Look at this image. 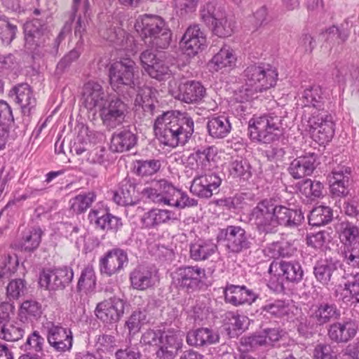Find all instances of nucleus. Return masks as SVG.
<instances>
[{"mask_svg": "<svg viewBox=\"0 0 359 359\" xmlns=\"http://www.w3.org/2000/svg\"><path fill=\"white\" fill-rule=\"evenodd\" d=\"M217 247L211 240H198L190 245V257L195 261L208 259L217 250Z\"/></svg>", "mask_w": 359, "mask_h": 359, "instance_id": "a18cd8bd", "label": "nucleus"}, {"mask_svg": "<svg viewBox=\"0 0 359 359\" xmlns=\"http://www.w3.org/2000/svg\"><path fill=\"white\" fill-rule=\"evenodd\" d=\"M323 185L318 181L304 180L299 187L300 192L307 198H318L323 196Z\"/></svg>", "mask_w": 359, "mask_h": 359, "instance_id": "052dcab7", "label": "nucleus"}, {"mask_svg": "<svg viewBox=\"0 0 359 359\" xmlns=\"http://www.w3.org/2000/svg\"><path fill=\"white\" fill-rule=\"evenodd\" d=\"M305 130L308 131L316 142L324 144L332 139L334 134V124L332 116L325 111L312 112L306 120Z\"/></svg>", "mask_w": 359, "mask_h": 359, "instance_id": "423d86ee", "label": "nucleus"}, {"mask_svg": "<svg viewBox=\"0 0 359 359\" xmlns=\"http://www.w3.org/2000/svg\"><path fill=\"white\" fill-rule=\"evenodd\" d=\"M329 94L325 89L319 86H313L304 90L302 99L304 104L308 107H313L318 112L323 111L324 104L328 99Z\"/></svg>", "mask_w": 359, "mask_h": 359, "instance_id": "58836bf2", "label": "nucleus"}, {"mask_svg": "<svg viewBox=\"0 0 359 359\" xmlns=\"http://www.w3.org/2000/svg\"><path fill=\"white\" fill-rule=\"evenodd\" d=\"M17 27L11 25L8 19L0 15V40L3 43H10L14 39Z\"/></svg>", "mask_w": 359, "mask_h": 359, "instance_id": "774afa93", "label": "nucleus"}, {"mask_svg": "<svg viewBox=\"0 0 359 359\" xmlns=\"http://www.w3.org/2000/svg\"><path fill=\"white\" fill-rule=\"evenodd\" d=\"M73 11L77 16L74 27V34L79 37L81 44L83 43V36L86 32L88 18L90 15V3L88 0H73Z\"/></svg>", "mask_w": 359, "mask_h": 359, "instance_id": "4c0bfd02", "label": "nucleus"}, {"mask_svg": "<svg viewBox=\"0 0 359 359\" xmlns=\"http://www.w3.org/2000/svg\"><path fill=\"white\" fill-rule=\"evenodd\" d=\"M333 75L339 83H344L348 79H359V67L353 65H340L336 67Z\"/></svg>", "mask_w": 359, "mask_h": 359, "instance_id": "680f3d73", "label": "nucleus"}, {"mask_svg": "<svg viewBox=\"0 0 359 359\" xmlns=\"http://www.w3.org/2000/svg\"><path fill=\"white\" fill-rule=\"evenodd\" d=\"M310 320L316 325H323L339 316L334 304L322 302L313 305L309 310Z\"/></svg>", "mask_w": 359, "mask_h": 359, "instance_id": "c756f323", "label": "nucleus"}, {"mask_svg": "<svg viewBox=\"0 0 359 359\" xmlns=\"http://www.w3.org/2000/svg\"><path fill=\"white\" fill-rule=\"evenodd\" d=\"M282 118L273 113L252 118L248 131L252 141L268 144L278 139L281 133Z\"/></svg>", "mask_w": 359, "mask_h": 359, "instance_id": "7ed1b4c3", "label": "nucleus"}, {"mask_svg": "<svg viewBox=\"0 0 359 359\" xmlns=\"http://www.w3.org/2000/svg\"><path fill=\"white\" fill-rule=\"evenodd\" d=\"M194 127L190 116L179 111H168L156 118L154 130L162 144L175 148L187 143L194 133Z\"/></svg>", "mask_w": 359, "mask_h": 359, "instance_id": "f257e3e1", "label": "nucleus"}, {"mask_svg": "<svg viewBox=\"0 0 359 359\" xmlns=\"http://www.w3.org/2000/svg\"><path fill=\"white\" fill-rule=\"evenodd\" d=\"M133 90L137 93L135 99V105L141 107L146 112L152 114L155 108L154 100L152 97V89L144 85L141 86L140 82L139 86L135 87Z\"/></svg>", "mask_w": 359, "mask_h": 359, "instance_id": "de8ad7c7", "label": "nucleus"}, {"mask_svg": "<svg viewBox=\"0 0 359 359\" xmlns=\"http://www.w3.org/2000/svg\"><path fill=\"white\" fill-rule=\"evenodd\" d=\"M161 343L156 351L158 357L163 359H172L182 348L183 334L180 330L168 329L161 330Z\"/></svg>", "mask_w": 359, "mask_h": 359, "instance_id": "aec40b11", "label": "nucleus"}, {"mask_svg": "<svg viewBox=\"0 0 359 359\" xmlns=\"http://www.w3.org/2000/svg\"><path fill=\"white\" fill-rule=\"evenodd\" d=\"M277 272L278 276H282L290 282H299L303 277L302 266L297 262H272L269 268V273L275 275Z\"/></svg>", "mask_w": 359, "mask_h": 359, "instance_id": "7c9ffc66", "label": "nucleus"}, {"mask_svg": "<svg viewBox=\"0 0 359 359\" xmlns=\"http://www.w3.org/2000/svg\"><path fill=\"white\" fill-rule=\"evenodd\" d=\"M88 219L103 230L118 229L122 226L121 219L109 213L103 206L93 208L88 214Z\"/></svg>", "mask_w": 359, "mask_h": 359, "instance_id": "2f4dec72", "label": "nucleus"}, {"mask_svg": "<svg viewBox=\"0 0 359 359\" xmlns=\"http://www.w3.org/2000/svg\"><path fill=\"white\" fill-rule=\"evenodd\" d=\"M147 321V313L144 311H134L128 320L126 321V325L130 334H135L138 332L141 327Z\"/></svg>", "mask_w": 359, "mask_h": 359, "instance_id": "338daca9", "label": "nucleus"}, {"mask_svg": "<svg viewBox=\"0 0 359 359\" xmlns=\"http://www.w3.org/2000/svg\"><path fill=\"white\" fill-rule=\"evenodd\" d=\"M134 27L138 34L156 48H167L171 41V32L165 21L160 16L145 14L135 20Z\"/></svg>", "mask_w": 359, "mask_h": 359, "instance_id": "f03ea898", "label": "nucleus"}, {"mask_svg": "<svg viewBox=\"0 0 359 359\" xmlns=\"http://www.w3.org/2000/svg\"><path fill=\"white\" fill-rule=\"evenodd\" d=\"M339 239L344 249L359 243V229L350 223L342 224Z\"/></svg>", "mask_w": 359, "mask_h": 359, "instance_id": "6e6d98bb", "label": "nucleus"}, {"mask_svg": "<svg viewBox=\"0 0 359 359\" xmlns=\"http://www.w3.org/2000/svg\"><path fill=\"white\" fill-rule=\"evenodd\" d=\"M135 143V135L131 131L124 129L113 134L110 148L114 151L123 152L130 149Z\"/></svg>", "mask_w": 359, "mask_h": 359, "instance_id": "37998d69", "label": "nucleus"}, {"mask_svg": "<svg viewBox=\"0 0 359 359\" xmlns=\"http://www.w3.org/2000/svg\"><path fill=\"white\" fill-rule=\"evenodd\" d=\"M334 295L346 304H359V272L351 273L343 285H336Z\"/></svg>", "mask_w": 359, "mask_h": 359, "instance_id": "5701e85b", "label": "nucleus"}, {"mask_svg": "<svg viewBox=\"0 0 359 359\" xmlns=\"http://www.w3.org/2000/svg\"><path fill=\"white\" fill-rule=\"evenodd\" d=\"M190 187V191L200 198H210L217 192L222 183L220 177L215 172L196 174Z\"/></svg>", "mask_w": 359, "mask_h": 359, "instance_id": "2eb2a0df", "label": "nucleus"}, {"mask_svg": "<svg viewBox=\"0 0 359 359\" xmlns=\"http://www.w3.org/2000/svg\"><path fill=\"white\" fill-rule=\"evenodd\" d=\"M341 266V264L339 260L325 259L316 264L313 273L318 282L323 285H327L336 276L339 275Z\"/></svg>", "mask_w": 359, "mask_h": 359, "instance_id": "e433bc0d", "label": "nucleus"}, {"mask_svg": "<svg viewBox=\"0 0 359 359\" xmlns=\"http://www.w3.org/2000/svg\"><path fill=\"white\" fill-rule=\"evenodd\" d=\"M219 335L208 328L190 330L187 334V342L190 346H202L215 344L219 341Z\"/></svg>", "mask_w": 359, "mask_h": 359, "instance_id": "a19ab883", "label": "nucleus"}, {"mask_svg": "<svg viewBox=\"0 0 359 359\" xmlns=\"http://www.w3.org/2000/svg\"><path fill=\"white\" fill-rule=\"evenodd\" d=\"M110 83L116 90L127 86L135 89L139 86V69L130 58H123L111 64L109 68Z\"/></svg>", "mask_w": 359, "mask_h": 359, "instance_id": "20e7f679", "label": "nucleus"}, {"mask_svg": "<svg viewBox=\"0 0 359 359\" xmlns=\"http://www.w3.org/2000/svg\"><path fill=\"white\" fill-rule=\"evenodd\" d=\"M174 213L168 210L154 208L145 212L140 222L144 228H156L174 218Z\"/></svg>", "mask_w": 359, "mask_h": 359, "instance_id": "79ce46f5", "label": "nucleus"}, {"mask_svg": "<svg viewBox=\"0 0 359 359\" xmlns=\"http://www.w3.org/2000/svg\"><path fill=\"white\" fill-rule=\"evenodd\" d=\"M332 218V211L327 206L320 205L314 208L309 216V223L311 226H322L327 224Z\"/></svg>", "mask_w": 359, "mask_h": 359, "instance_id": "5fc2aeb1", "label": "nucleus"}, {"mask_svg": "<svg viewBox=\"0 0 359 359\" xmlns=\"http://www.w3.org/2000/svg\"><path fill=\"white\" fill-rule=\"evenodd\" d=\"M95 198L96 195L93 192L78 194L69 200L70 210L76 214H81L90 207Z\"/></svg>", "mask_w": 359, "mask_h": 359, "instance_id": "603ef678", "label": "nucleus"}, {"mask_svg": "<svg viewBox=\"0 0 359 359\" xmlns=\"http://www.w3.org/2000/svg\"><path fill=\"white\" fill-rule=\"evenodd\" d=\"M19 262L17 255H5L0 259V278L14 273Z\"/></svg>", "mask_w": 359, "mask_h": 359, "instance_id": "e2e57ef3", "label": "nucleus"}, {"mask_svg": "<svg viewBox=\"0 0 359 359\" xmlns=\"http://www.w3.org/2000/svg\"><path fill=\"white\" fill-rule=\"evenodd\" d=\"M205 277V269L198 266L180 267L172 275L173 283L186 289H196Z\"/></svg>", "mask_w": 359, "mask_h": 359, "instance_id": "f3484780", "label": "nucleus"}, {"mask_svg": "<svg viewBox=\"0 0 359 359\" xmlns=\"http://www.w3.org/2000/svg\"><path fill=\"white\" fill-rule=\"evenodd\" d=\"M224 14L225 13L223 10L214 1L206 3L200 11L202 20L208 25H213L214 22L221 19Z\"/></svg>", "mask_w": 359, "mask_h": 359, "instance_id": "4d7b16f0", "label": "nucleus"}, {"mask_svg": "<svg viewBox=\"0 0 359 359\" xmlns=\"http://www.w3.org/2000/svg\"><path fill=\"white\" fill-rule=\"evenodd\" d=\"M94 312L95 316L104 323H116L123 314L124 302L120 298L111 297L99 302Z\"/></svg>", "mask_w": 359, "mask_h": 359, "instance_id": "dca6fc26", "label": "nucleus"}, {"mask_svg": "<svg viewBox=\"0 0 359 359\" xmlns=\"http://www.w3.org/2000/svg\"><path fill=\"white\" fill-rule=\"evenodd\" d=\"M10 95L15 97V100L20 105L24 115H29L36 106V100L33 91L27 83L14 86L10 91Z\"/></svg>", "mask_w": 359, "mask_h": 359, "instance_id": "c9c22d12", "label": "nucleus"}, {"mask_svg": "<svg viewBox=\"0 0 359 359\" xmlns=\"http://www.w3.org/2000/svg\"><path fill=\"white\" fill-rule=\"evenodd\" d=\"M42 313L41 305L34 300L23 302L19 309V318L21 321H33L38 319Z\"/></svg>", "mask_w": 359, "mask_h": 359, "instance_id": "3c124183", "label": "nucleus"}, {"mask_svg": "<svg viewBox=\"0 0 359 359\" xmlns=\"http://www.w3.org/2000/svg\"><path fill=\"white\" fill-rule=\"evenodd\" d=\"M237 57L234 50L229 46H223L208 62L212 72H227L236 65Z\"/></svg>", "mask_w": 359, "mask_h": 359, "instance_id": "a878e982", "label": "nucleus"}, {"mask_svg": "<svg viewBox=\"0 0 359 359\" xmlns=\"http://www.w3.org/2000/svg\"><path fill=\"white\" fill-rule=\"evenodd\" d=\"M97 285V276L93 265L88 264L81 271L78 280L76 289L79 292L85 294H92L95 292Z\"/></svg>", "mask_w": 359, "mask_h": 359, "instance_id": "c03bdc74", "label": "nucleus"}, {"mask_svg": "<svg viewBox=\"0 0 359 359\" xmlns=\"http://www.w3.org/2000/svg\"><path fill=\"white\" fill-rule=\"evenodd\" d=\"M334 295L346 304H359V272L351 273L343 285H336Z\"/></svg>", "mask_w": 359, "mask_h": 359, "instance_id": "4be33fe9", "label": "nucleus"}, {"mask_svg": "<svg viewBox=\"0 0 359 359\" xmlns=\"http://www.w3.org/2000/svg\"><path fill=\"white\" fill-rule=\"evenodd\" d=\"M217 156L216 147H201L189 155L186 168L194 171L196 174L210 172L216 166Z\"/></svg>", "mask_w": 359, "mask_h": 359, "instance_id": "9b49d317", "label": "nucleus"}, {"mask_svg": "<svg viewBox=\"0 0 359 359\" xmlns=\"http://www.w3.org/2000/svg\"><path fill=\"white\" fill-rule=\"evenodd\" d=\"M206 46V36L197 25L189 26L180 41V48L189 56L196 55Z\"/></svg>", "mask_w": 359, "mask_h": 359, "instance_id": "a211bd4d", "label": "nucleus"}, {"mask_svg": "<svg viewBox=\"0 0 359 359\" xmlns=\"http://www.w3.org/2000/svg\"><path fill=\"white\" fill-rule=\"evenodd\" d=\"M140 60L144 71L152 79L161 81L172 75V71L165 60L157 57L151 50L143 51L140 55Z\"/></svg>", "mask_w": 359, "mask_h": 359, "instance_id": "1a4fd4ad", "label": "nucleus"}, {"mask_svg": "<svg viewBox=\"0 0 359 359\" xmlns=\"http://www.w3.org/2000/svg\"><path fill=\"white\" fill-rule=\"evenodd\" d=\"M358 329L357 323L352 320L334 323L330 326L328 336L333 341L345 343L355 336Z\"/></svg>", "mask_w": 359, "mask_h": 359, "instance_id": "473e14b6", "label": "nucleus"}, {"mask_svg": "<svg viewBox=\"0 0 359 359\" xmlns=\"http://www.w3.org/2000/svg\"><path fill=\"white\" fill-rule=\"evenodd\" d=\"M169 86V91L175 98L188 104H198L206 95L205 88L201 83L194 80L182 81L177 88H173L172 82Z\"/></svg>", "mask_w": 359, "mask_h": 359, "instance_id": "9d476101", "label": "nucleus"}, {"mask_svg": "<svg viewBox=\"0 0 359 359\" xmlns=\"http://www.w3.org/2000/svg\"><path fill=\"white\" fill-rule=\"evenodd\" d=\"M157 280V271L149 266H139L130 274L131 286L137 290L143 291L151 288Z\"/></svg>", "mask_w": 359, "mask_h": 359, "instance_id": "b1692460", "label": "nucleus"}, {"mask_svg": "<svg viewBox=\"0 0 359 359\" xmlns=\"http://www.w3.org/2000/svg\"><path fill=\"white\" fill-rule=\"evenodd\" d=\"M74 278L72 269L62 266L50 271H43L39 276V285L50 291L64 289Z\"/></svg>", "mask_w": 359, "mask_h": 359, "instance_id": "ddd939ff", "label": "nucleus"}, {"mask_svg": "<svg viewBox=\"0 0 359 359\" xmlns=\"http://www.w3.org/2000/svg\"><path fill=\"white\" fill-rule=\"evenodd\" d=\"M113 201L122 206H132L139 201L135 184L129 178L123 180L116 191L113 192Z\"/></svg>", "mask_w": 359, "mask_h": 359, "instance_id": "c85d7f7f", "label": "nucleus"}, {"mask_svg": "<svg viewBox=\"0 0 359 359\" xmlns=\"http://www.w3.org/2000/svg\"><path fill=\"white\" fill-rule=\"evenodd\" d=\"M25 39L26 48L33 53H37L39 48L43 47L48 39L44 20L34 18L27 22L24 25Z\"/></svg>", "mask_w": 359, "mask_h": 359, "instance_id": "f8f14e48", "label": "nucleus"}, {"mask_svg": "<svg viewBox=\"0 0 359 359\" xmlns=\"http://www.w3.org/2000/svg\"><path fill=\"white\" fill-rule=\"evenodd\" d=\"M262 310L275 317H283L289 314L290 311L289 305L281 300H276L266 303Z\"/></svg>", "mask_w": 359, "mask_h": 359, "instance_id": "0e129e2a", "label": "nucleus"}, {"mask_svg": "<svg viewBox=\"0 0 359 359\" xmlns=\"http://www.w3.org/2000/svg\"><path fill=\"white\" fill-rule=\"evenodd\" d=\"M126 253L120 249H113L106 253L100 259V270L101 273L111 276L121 270L123 264L127 263Z\"/></svg>", "mask_w": 359, "mask_h": 359, "instance_id": "393cba45", "label": "nucleus"}, {"mask_svg": "<svg viewBox=\"0 0 359 359\" xmlns=\"http://www.w3.org/2000/svg\"><path fill=\"white\" fill-rule=\"evenodd\" d=\"M318 155L309 153L294 159L289 167V172L294 179L311 175L317 165Z\"/></svg>", "mask_w": 359, "mask_h": 359, "instance_id": "cd10ccee", "label": "nucleus"}, {"mask_svg": "<svg viewBox=\"0 0 359 359\" xmlns=\"http://www.w3.org/2000/svg\"><path fill=\"white\" fill-rule=\"evenodd\" d=\"M157 187L163 189L161 203L180 208L193 205L191 202L194 200H190L187 194L175 189L166 181L158 182Z\"/></svg>", "mask_w": 359, "mask_h": 359, "instance_id": "bb28decb", "label": "nucleus"}, {"mask_svg": "<svg viewBox=\"0 0 359 359\" xmlns=\"http://www.w3.org/2000/svg\"><path fill=\"white\" fill-rule=\"evenodd\" d=\"M103 124L109 128H115L121 125L128 113L127 105L119 98L108 100L99 111Z\"/></svg>", "mask_w": 359, "mask_h": 359, "instance_id": "4468645a", "label": "nucleus"}, {"mask_svg": "<svg viewBox=\"0 0 359 359\" xmlns=\"http://www.w3.org/2000/svg\"><path fill=\"white\" fill-rule=\"evenodd\" d=\"M161 167V163L157 159L138 160L135 163V170L137 175L144 177L156 173Z\"/></svg>", "mask_w": 359, "mask_h": 359, "instance_id": "13d9d810", "label": "nucleus"}, {"mask_svg": "<svg viewBox=\"0 0 359 359\" xmlns=\"http://www.w3.org/2000/svg\"><path fill=\"white\" fill-rule=\"evenodd\" d=\"M44 344V338L39 334L38 331H34L28 336L25 346V350L29 353L34 352L43 355Z\"/></svg>", "mask_w": 359, "mask_h": 359, "instance_id": "69168bd1", "label": "nucleus"}, {"mask_svg": "<svg viewBox=\"0 0 359 359\" xmlns=\"http://www.w3.org/2000/svg\"><path fill=\"white\" fill-rule=\"evenodd\" d=\"M275 201L264 199L259 202L249 214V221L259 232L273 231Z\"/></svg>", "mask_w": 359, "mask_h": 359, "instance_id": "0eeeda50", "label": "nucleus"}, {"mask_svg": "<svg viewBox=\"0 0 359 359\" xmlns=\"http://www.w3.org/2000/svg\"><path fill=\"white\" fill-rule=\"evenodd\" d=\"M25 334L24 330L20 326L11 323L0 325V339L7 341H16L22 339Z\"/></svg>", "mask_w": 359, "mask_h": 359, "instance_id": "bf43d9fd", "label": "nucleus"}, {"mask_svg": "<svg viewBox=\"0 0 359 359\" xmlns=\"http://www.w3.org/2000/svg\"><path fill=\"white\" fill-rule=\"evenodd\" d=\"M296 250V248L287 241L271 243L265 249L266 255L273 259L292 257Z\"/></svg>", "mask_w": 359, "mask_h": 359, "instance_id": "09e8293b", "label": "nucleus"}, {"mask_svg": "<svg viewBox=\"0 0 359 359\" xmlns=\"http://www.w3.org/2000/svg\"><path fill=\"white\" fill-rule=\"evenodd\" d=\"M273 216V231L279 225L294 227L299 225L304 219V216L300 210L288 208L284 205L275 203Z\"/></svg>", "mask_w": 359, "mask_h": 359, "instance_id": "f704fd0d", "label": "nucleus"}, {"mask_svg": "<svg viewBox=\"0 0 359 359\" xmlns=\"http://www.w3.org/2000/svg\"><path fill=\"white\" fill-rule=\"evenodd\" d=\"M103 37L113 43L117 48L129 50L133 49L134 38L120 27H114L104 31Z\"/></svg>", "mask_w": 359, "mask_h": 359, "instance_id": "ea45409f", "label": "nucleus"}, {"mask_svg": "<svg viewBox=\"0 0 359 359\" xmlns=\"http://www.w3.org/2000/svg\"><path fill=\"white\" fill-rule=\"evenodd\" d=\"M109 94L98 82L90 81L83 84L80 102L88 111L96 113L108 103Z\"/></svg>", "mask_w": 359, "mask_h": 359, "instance_id": "6e6552de", "label": "nucleus"}, {"mask_svg": "<svg viewBox=\"0 0 359 359\" xmlns=\"http://www.w3.org/2000/svg\"><path fill=\"white\" fill-rule=\"evenodd\" d=\"M224 298L226 302L239 306L252 304L257 299V295L245 286L229 285L224 290Z\"/></svg>", "mask_w": 359, "mask_h": 359, "instance_id": "72a5a7b5", "label": "nucleus"}, {"mask_svg": "<svg viewBox=\"0 0 359 359\" xmlns=\"http://www.w3.org/2000/svg\"><path fill=\"white\" fill-rule=\"evenodd\" d=\"M225 246L229 252L239 253L250 248V242L244 229L239 226L229 225L222 229Z\"/></svg>", "mask_w": 359, "mask_h": 359, "instance_id": "412c9836", "label": "nucleus"}, {"mask_svg": "<svg viewBox=\"0 0 359 359\" xmlns=\"http://www.w3.org/2000/svg\"><path fill=\"white\" fill-rule=\"evenodd\" d=\"M243 78L248 86L262 92L276 85L278 72L269 65H251L244 70Z\"/></svg>", "mask_w": 359, "mask_h": 359, "instance_id": "39448f33", "label": "nucleus"}, {"mask_svg": "<svg viewBox=\"0 0 359 359\" xmlns=\"http://www.w3.org/2000/svg\"><path fill=\"white\" fill-rule=\"evenodd\" d=\"M228 170L233 177L248 180L251 177V166L246 159L241 157L233 158L229 164Z\"/></svg>", "mask_w": 359, "mask_h": 359, "instance_id": "864d4df0", "label": "nucleus"}, {"mask_svg": "<svg viewBox=\"0 0 359 359\" xmlns=\"http://www.w3.org/2000/svg\"><path fill=\"white\" fill-rule=\"evenodd\" d=\"M209 135L213 138L222 139L231 132V126L229 118L225 116L210 118L207 123Z\"/></svg>", "mask_w": 359, "mask_h": 359, "instance_id": "49530a36", "label": "nucleus"}, {"mask_svg": "<svg viewBox=\"0 0 359 359\" xmlns=\"http://www.w3.org/2000/svg\"><path fill=\"white\" fill-rule=\"evenodd\" d=\"M43 232L40 228H32L23 232L20 245L26 252H33L39 246Z\"/></svg>", "mask_w": 359, "mask_h": 359, "instance_id": "8fccbe9b", "label": "nucleus"}, {"mask_svg": "<svg viewBox=\"0 0 359 359\" xmlns=\"http://www.w3.org/2000/svg\"><path fill=\"white\" fill-rule=\"evenodd\" d=\"M47 340L49 345L57 352L70 351L73 344L72 332L69 329L47 323Z\"/></svg>", "mask_w": 359, "mask_h": 359, "instance_id": "6ab92c4d", "label": "nucleus"}]
</instances>
